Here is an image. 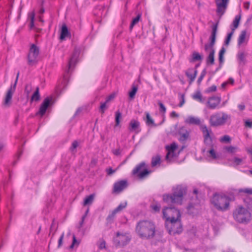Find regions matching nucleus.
Returning <instances> with one entry per match:
<instances>
[{"label": "nucleus", "mask_w": 252, "mask_h": 252, "mask_svg": "<svg viewBox=\"0 0 252 252\" xmlns=\"http://www.w3.org/2000/svg\"><path fill=\"white\" fill-rule=\"evenodd\" d=\"M118 212L115 210L114 209L113 211H112V212L111 213H110L109 214V215L107 216V218H106V220L108 221H110L112 220H113L114 219V218H115V215L117 213H118Z\"/></svg>", "instance_id": "nucleus-42"}, {"label": "nucleus", "mask_w": 252, "mask_h": 252, "mask_svg": "<svg viewBox=\"0 0 252 252\" xmlns=\"http://www.w3.org/2000/svg\"><path fill=\"white\" fill-rule=\"evenodd\" d=\"M245 158L234 157L232 158H228V160L233 164L234 166H237L243 164Z\"/></svg>", "instance_id": "nucleus-23"}, {"label": "nucleus", "mask_w": 252, "mask_h": 252, "mask_svg": "<svg viewBox=\"0 0 252 252\" xmlns=\"http://www.w3.org/2000/svg\"><path fill=\"white\" fill-rule=\"evenodd\" d=\"M225 149L228 153L233 154L236 152L238 148L236 147L229 146L225 147Z\"/></svg>", "instance_id": "nucleus-40"}, {"label": "nucleus", "mask_w": 252, "mask_h": 252, "mask_svg": "<svg viewBox=\"0 0 252 252\" xmlns=\"http://www.w3.org/2000/svg\"><path fill=\"white\" fill-rule=\"evenodd\" d=\"M105 7L102 5H99L96 7L95 10L98 9L99 11L98 12H95L94 14L98 16H101L102 15V11L104 10Z\"/></svg>", "instance_id": "nucleus-43"}, {"label": "nucleus", "mask_w": 252, "mask_h": 252, "mask_svg": "<svg viewBox=\"0 0 252 252\" xmlns=\"http://www.w3.org/2000/svg\"><path fill=\"white\" fill-rule=\"evenodd\" d=\"M116 169H115V170L113 169L111 167H109L106 169L107 174L108 175H111L113 174V173H114L116 172Z\"/></svg>", "instance_id": "nucleus-54"}, {"label": "nucleus", "mask_w": 252, "mask_h": 252, "mask_svg": "<svg viewBox=\"0 0 252 252\" xmlns=\"http://www.w3.org/2000/svg\"><path fill=\"white\" fill-rule=\"evenodd\" d=\"M178 133L180 135L179 140L182 142L186 141L189 136V131L183 126L180 128Z\"/></svg>", "instance_id": "nucleus-22"}, {"label": "nucleus", "mask_w": 252, "mask_h": 252, "mask_svg": "<svg viewBox=\"0 0 252 252\" xmlns=\"http://www.w3.org/2000/svg\"><path fill=\"white\" fill-rule=\"evenodd\" d=\"M200 128L203 133L204 143L211 148L207 151L208 157L213 159H217L219 156L213 149V139L210 135V133H212L211 129L209 130L206 126L203 125L201 126Z\"/></svg>", "instance_id": "nucleus-4"}, {"label": "nucleus", "mask_w": 252, "mask_h": 252, "mask_svg": "<svg viewBox=\"0 0 252 252\" xmlns=\"http://www.w3.org/2000/svg\"><path fill=\"white\" fill-rule=\"evenodd\" d=\"M234 32L231 31L230 32L228 33L224 41V44L226 45H229L231 40V37L234 33Z\"/></svg>", "instance_id": "nucleus-41"}, {"label": "nucleus", "mask_w": 252, "mask_h": 252, "mask_svg": "<svg viewBox=\"0 0 252 252\" xmlns=\"http://www.w3.org/2000/svg\"><path fill=\"white\" fill-rule=\"evenodd\" d=\"M186 122L189 124H193L196 125H199L200 124V119L192 116L189 117L187 119H186Z\"/></svg>", "instance_id": "nucleus-29"}, {"label": "nucleus", "mask_w": 252, "mask_h": 252, "mask_svg": "<svg viewBox=\"0 0 252 252\" xmlns=\"http://www.w3.org/2000/svg\"><path fill=\"white\" fill-rule=\"evenodd\" d=\"M217 90V86L216 85H212V86L208 88L205 92L206 93H210L211 92H215Z\"/></svg>", "instance_id": "nucleus-51"}, {"label": "nucleus", "mask_w": 252, "mask_h": 252, "mask_svg": "<svg viewBox=\"0 0 252 252\" xmlns=\"http://www.w3.org/2000/svg\"><path fill=\"white\" fill-rule=\"evenodd\" d=\"M99 248L100 249H103L105 248V241H103L100 244V245L99 246Z\"/></svg>", "instance_id": "nucleus-63"}, {"label": "nucleus", "mask_w": 252, "mask_h": 252, "mask_svg": "<svg viewBox=\"0 0 252 252\" xmlns=\"http://www.w3.org/2000/svg\"><path fill=\"white\" fill-rule=\"evenodd\" d=\"M146 123L148 126H156V125L154 123V121L152 119L149 113H146Z\"/></svg>", "instance_id": "nucleus-39"}, {"label": "nucleus", "mask_w": 252, "mask_h": 252, "mask_svg": "<svg viewBox=\"0 0 252 252\" xmlns=\"http://www.w3.org/2000/svg\"><path fill=\"white\" fill-rule=\"evenodd\" d=\"M203 60V56L197 52H193L192 54V57L189 61L190 63H194L197 61H201Z\"/></svg>", "instance_id": "nucleus-27"}, {"label": "nucleus", "mask_w": 252, "mask_h": 252, "mask_svg": "<svg viewBox=\"0 0 252 252\" xmlns=\"http://www.w3.org/2000/svg\"><path fill=\"white\" fill-rule=\"evenodd\" d=\"M141 17V14H138L135 18L133 19V20H132L131 23L130 25V26H129L130 31H131L133 27L139 22V21L140 20Z\"/></svg>", "instance_id": "nucleus-33"}, {"label": "nucleus", "mask_w": 252, "mask_h": 252, "mask_svg": "<svg viewBox=\"0 0 252 252\" xmlns=\"http://www.w3.org/2000/svg\"><path fill=\"white\" fill-rule=\"evenodd\" d=\"M218 25L219 21L212 27L211 34L209 37V43L211 46H214L216 42Z\"/></svg>", "instance_id": "nucleus-18"}, {"label": "nucleus", "mask_w": 252, "mask_h": 252, "mask_svg": "<svg viewBox=\"0 0 252 252\" xmlns=\"http://www.w3.org/2000/svg\"><path fill=\"white\" fill-rule=\"evenodd\" d=\"M128 186V182L126 180H122L116 182L113 186V192L120 193Z\"/></svg>", "instance_id": "nucleus-13"}, {"label": "nucleus", "mask_w": 252, "mask_h": 252, "mask_svg": "<svg viewBox=\"0 0 252 252\" xmlns=\"http://www.w3.org/2000/svg\"><path fill=\"white\" fill-rule=\"evenodd\" d=\"M145 166V162L144 161L141 162L137 165L136 167L133 169L132 174L133 175L137 174L138 177L140 179L144 178L151 172V171L147 169H144L143 170L141 171V169L143 168H144Z\"/></svg>", "instance_id": "nucleus-10"}, {"label": "nucleus", "mask_w": 252, "mask_h": 252, "mask_svg": "<svg viewBox=\"0 0 252 252\" xmlns=\"http://www.w3.org/2000/svg\"><path fill=\"white\" fill-rule=\"evenodd\" d=\"M161 162V158L159 155L153 157L151 161V166L154 167L158 164H160Z\"/></svg>", "instance_id": "nucleus-31"}, {"label": "nucleus", "mask_w": 252, "mask_h": 252, "mask_svg": "<svg viewBox=\"0 0 252 252\" xmlns=\"http://www.w3.org/2000/svg\"><path fill=\"white\" fill-rule=\"evenodd\" d=\"M245 126L246 127H248L249 128L252 127V121H251L250 120H247L245 122Z\"/></svg>", "instance_id": "nucleus-59"}, {"label": "nucleus", "mask_w": 252, "mask_h": 252, "mask_svg": "<svg viewBox=\"0 0 252 252\" xmlns=\"http://www.w3.org/2000/svg\"><path fill=\"white\" fill-rule=\"evenodd\" d=\"M178 145L175 143H172L170 145H167L166 146V149L168 151V155H170L171 152H175L177 149Z\"/></svg>", "instance_id": "nucleus-35"}, {"label": "nucleus", "mask_w": 252, "mask_h": 252, "mask_svg": "<svg viewBox=\"0 0 252 252\" xmlns=\"http://www.w3.org/2000/svg\"><path fill=\"white\" fill-rule=\"evenodd\" d=\"M238 191L239 192H245L250 194H252V189H239Z\"/></svg>", "instance_id": "nucleus-50"}, {"label": "nucleus", "mask_w": 252, "mask_h": 252, "mask_svg": "<svg viewBox=\"0 0 252 252\" xmlns=\"http://www.w3.org/2000/svg\"><path fill=\"white\" fill-rule=\"evenodd\" d=\"M66 37H71V33L68 31L67 27L65 24H63L62 27L61 32L60 38L61 40H64Z\"/></svg>", "instance_id": "nucleus-21"}, {"label": "nucleus", "mask_w": 252, "mask_h": 252, "mask_svg": "<svg viewBox=\"0 0 252 252\" xmlns=\"http://www.w3.org/2000/svg\"><path fill=\"white\" fill-rule=\"evenodd\" d=\"M156 225L149 220H140L135 227V232L139 238L142 239L151 240L156 235Z\"/></svg>", "instance_id": "nucleus-2"}, {"label": "nucleus", "mask_w": 252, "mask_h": 252, "mask_svg": "<svg viewBox=\"0 0 252 252\" xmlns=\"http://www.w3.org/2000/svg\"><path fill=\"white\" fill-rule=\"evenodd\" d=\"M158 104L159 106L160 112H162L163 113H165L166 109L164 104L160 101H158Z\"/></svg>", "instance_id": "nucleus-48"}, {"label": "nucleus", "mask_w": 252, "mask_h": 252, "mask_svg": "<svg viewBox=\"0 0 252 252\" xmlns=\"http://www.w3.org/2000/svg\"><path fill=\"white\" fill-rule=\"evenodd\" d=\"M107 102L105 101L104 102L101 103L100 109L102 113L104 112L105 109L106 108V103Z\"/></svg>", "instance_id": "nucleus-55"}, {"label": "nucleus", "mask_w": 252, "mask_h": 252, "mask_svg": "<svg viewBox=\"0 0 252 252\" xmlns=\"http://www.w3.org/2000/svg\"><path fill=\"white\" fill-rule=\"evenodd\" d=\"M170 154L168 155V152H167L166 156L165 157V159L167 160L171 161L174 158L177 157V155L175 152H172Z\"/></svg>", "instance_id": "nucleus-46"}, {"label": "nucleus", "mask_w": 252, "mask_h": 252, "mask_svg": "<svg viewBox=\"0 0 252 252\" xmlns=\"http://www.w3.org/2000/svg\"><path fill=\"white\" fill-rule=\"evenodd\" d=\"M206 74V69H204L201 71V74L197 79V82L198 85L200 84L201 81H202L203 79L204 78V77Z\"/></svg>", "instance_id": "nucleus-44"}, {"label": "nucleus", "mask_w": 252, "mask_h": 252, "mask_svg": "<svg viewBox=\"0 0 252 252\" xmlns=\"http://www.w3.org/2000/svg\"><path fill=\"white\" fill-rule=\"evenodd\" d=\"M94 197L95 194L94 193L87 196L84 200L83 205L87 206L91 205L94 201Z\"/></svg>", "instance_id": "nucleus-26"}, {"label": "nucleus", "mask_w": 252, "mask_h": 252, "mask_svg": "<svg viewBox=\"0 0 252 252\" xmlns=\"http://www.w3.org/2000/svg\"><path fill=\"white\" fill-rule=\"evenodd\" d=\"M122 118V113L117 111L115 112V126H117L120 125V119Z\"/></svg>", "instance_id": "nucleus-38"}, {"label": "nucleus", "mask_w": 252, "mask_h": 252, "mask_svg": "<svg viewBox=\"0 0 252 252\" xmlns=\"http://www.w3.org/2000/svg\"><path fill=\"white\" fill-rule=\"evenodd\" d=\"M151 208L155 212H159L160 209V206L158 204L151 205Z\"/></svg>", "instance_id": "nucleus-53"}, {"label": "nucleus", "mask_w": 252, "mask_h": 252, "mask_svg": "<svg viewBox=\"0 0 252 252\" xmlns=\"http://www.w3.org/2000/svg\"><path fill=\"white\" fill-rule=\"evenodd\" d=\"M221 101V97L220 96H213L210 97L207 102L208 107L211 109L217 108Z\"/></svg>", "instance_id": "nucleus-15"}, {"label": "nucleus", "mask_w": 252, "mask_h": 252, "mask_svg": "<svg viewBox=\"0 0 252 252\" xmlns=\"http://www.w3.org/2000/svg\"><path fill=\"white\" fill-rule=\"evenodd\" d=\"M235 200V197L233 194L229 196L215 193L211 198V203L218 211L225 212L230 208V202Z\"/></svg>", "instance_id": "nucleus-3"}, {"label": "nucleus", "mask_w": 252, "mask_h": 252, "mask_svg": "<svg viewBox=\"0 0 252 252\" xmlns=\"http://www.w3.org/2000/svg\"><path fill=\"white\" fill-rule=\"evenodd\" d=\"M215 51L214 49H212V50H211L208 56L206 59V63L207 64L213 65L215 63Z\"/></svg>", "instance_id": "nucleus-25"}, {"label": "nucleus", "mask_w": 252, "mask_h": 252, "mask_svg": "<svg viewBox=\"0 0 252 252\" xmlns=\"http://www.w3.org/2000/svg\"><path fill=\"white\" fill-rule=\"evenodd\" d=\"M39 54V48L34 44H32L28 55V64L29 65L33 66L37 63Z\"/></svg>", "instance_id": "nucleus-8"}, {"label": "nucleus", "mask_w": 252, "mask_h": 252, "mask_svg": "<svg viewBox=\"0 0 252 252\" xmlns=\"http://www.w3.org/2000/svg\"><path fill=\"white\" fill-rule=\"evenodd\" d=\"M197 73V70L192 68H189L186 72L185 74L189 79V83L191 84L195 80Z\"/></svg>", "instance_id": "nucleus-19"}, {"label": "nucleus", "mask_w": 252, "mask_h": 252, "mask_svg": "<svg viewBox=\"0 0 252 252\" xmlns=\"http://www.w3.org/2000/svg\"><path fill=\"white\" fill-rule=\"evenodd\" d=\"M233 217L234 220L240 223L247 224L252 219V215L250 211L242 205H239L233 210Z\"/></svg>", "instance_id": "nucleus-5"}, {"label": "nucleus", "mask_w": 252, "mask_h": 252, "mask_svg": "<svg viewBox=\"0 0 252 252\" xmlns=\"http://www.w3.org/2000/svg\"><path fill=\"white\" fill-rule=\"evenodd\" d=\"M231 119V116L224 112L216 113L210 116L209 123L212 126L224 125L226 122Z\"/></svg>", "instance_id": "nucleus-6"}, {"label": "nucleus", "mask_w": 252, "mask_h": 252, "mask_svg": "<svg viewBox=\"0 0 252 252\" xmlns=\"http://www.w3.org/2000/svg\"><path fill=\"white\" fill-rule=\"evenodd\" d=\"M180 95H181V101H180V103L178 104V106L179 107H182L183 105V104L185 103V95H184V94H180Z\"/></svg>", "instance_id": "nucleus-57"}, {"label": "nucleus", "mask_w": 252, "mask_h": 252, "mask_svg": "<svg viewBox=\"0 0 252 252\" xmlns=\"http://www.w3.org/2000/svg\"><path fill=\"white\" fill-rule=\"evenodd\" d=\"M34 17H35V14L34 12H32L31 14V15H30V19H31L30 28L31 29L34 26Z\"/></svg>", "instance_id": "nucleus-49"}, {"label": "nucleus", "mask_w": 252, "mask_h": 252, "mask_svg": "<svg viewBox=\"0 0 252 252\" xmlns=\"http://www.w3.org/2000/svg\"><path fill=\"white\" fill-rule=\"evenodd\" d=\"M79 55V52L76 49H75L68 62V68L66 70L67 73H69L70 68L75 65Z\"/></svg>", "instance_id": "nucleus-17"}, {"label": "nucleus", "mask_w": 252, "mask_h": 252, "mask_svg": "<svg viewBox=\"0 0 252 252\" xmlns=\"http://www.w3.org/2000/svg\"><path fill=\"white\" fill-rule=\"evenodd\" d=\"M241 19V15H236L235 17L234 20L233 21L232 25L233 28H231V31H235V29H237L239 25V23Z\"/></svg>", "instance_id": "nucleus-32"}, {"label": "nucleus", "mask_w": 252, "mask_h": 252, "mask_svg": "<svg viewBox=\"0 0 252 252\" xmlns=\"http://www.w3.org/2000/svg\"><path fill=\"white\" fill-rule=\"evenodd\" d=\"M247 30H245L241 31L238 38V45L241 46L244 42L246 37Z\"/></svg>", "instance_id": "nucleus-28"}, {"label": "nucleus", "mask_w": 252, "mask_h": 252, "mask_svg": "<svg viewBox=\"0 0 252 252\" xmlns=\"http://www.w3.org/2000/svg\"><path fill=\"white\" fill-rule=\"evenodd\" d=\"M230 140H231V138H230V136L227 135H224L220 139V141L221 142H224L226 143L230 142Z\"/></svg>", "instance_id": "nucleus-52"}, {"label": "nucleus", "mask_w": 252, "mask_h": 252, "mask_svg": "<svg viewBox=\"0 0 252 252\" xmlns=\"http://www.w3.org/2000/svg\"><path fill=\"white\" fill-rule=\"evenodd\" d=\"M214 46H211L210 45V43L209 44H206L204 46V49L206 51H208L209 49H211V50H212V49H214Z\"/></svg>", "instance_id": "nucleus-60"}, {"label": "nucleus", "mask_w": 252, "mask_h": 252, "mask_svg": "<svg viewBox=\"0 0 252 252\" xmlns=\"http://www.w3.org/2000/svg\"><path fill=\"white\" fill-rule=\"evenodd\" d=\"M63 237H64V233H63L61 235V236H60V237L59 239V241H58V248H60L62 245Z\"/></svg>", "instance_id": "nucleus-56"}, {"label": "nucleus", "mask_w": 252, "mask_h": 252, "mask_svg": "<svg viewBox=\"0 0 252 252\" xmlns=\"http://www.w3.org/2000/svg\"><path fill=\"white\" fill-rule=\"evenodd\" d=\"M52 102V98L47 97H46L42 103L41 104L39 109L38 112L35 114L36 116L40 115L42 117L45 114L46 110L48 107L50 106Z\"/></svg>", "instance_id": "nucleus-11"}, {"label": "nucleus", "mask_w": 252, "mask_h": 252, "mask_svg": "<svg viewBox=\"0 0 252 252\" xmlns=\"http://www.w3.org/2000/svg\"><path fill=\"white\" fill-rule=\"evenodd\" d=\"M85 219V217H82L81 220L79 222V228H81V227H82V226L84 224V221Z\"/></svg>", "instance_id": "nucleus-64"}, {"label": "nucleus", "mask_w": 252, "mask_h": 252, "mask_svg": "<svg viewBox=\"0 0 252 252\" xmlns=\"http://www.w3.org/2000/svg\"><path fill=\"white\" fill-rule=\"evenodd\" d=\"M238 107L239 110L241 111H243L245 109V105L243 103L239 104Z\"/></svg>", "instance_id": "nucleus-62"}, {"label": "nucleus", "mask_w": 252, "mask_h": 252, "mask_svg": "<svg viewBox=\"0 0 252 252\" xmlns=\"http://www.w3.org/2000/svg\"><path fill=\"white\" fill-rule=\"evenodd\" d=\"M245 205L247 207V209L252 211V198L249 196H246L243 199Z\"/></svg>", "instance_id": "nucleus-30"}, {"label": "nucleus", "mask_w": 252, "mask_h": 252, "mask_svg": "<svg viewBox=\"0 0 252 252\" xmlns=\"http://www.w3.org/2000/svg\"><path fill=\"white\" fill-rule=\"evenodd\" d=\"M138 87L134 84L132 86V89L129 92V97L130 99H133L135 97V95L137 92Z\"/></svg>", "instance_id": "nucleus-36"}, {"label": "nucleus", "mask_w": 252, "mask_h": 252, "mask_svg": "<svg viewBox=\"0 0 252 252\" xmlns=\"http://www.w3.org/2000/svg\"><path fill=\"white\" fill-rule=\"evenodd\" d=\"M127 206V202H125L124 203H121L117 208L115 209L119 213L125 209Z\"/></svg>", "instance_id": "nucleus-45"}, {"label": "nucleus", "mask_w": 252, "mask_h": 252, "mask_svg": "<svg viewBox=\"0 0 252 252\" xmlns=\"http://www.w3.org/2000/svg\"><path fill=\"white\" fill-rule=\"evenodd\" d=\"M229 0H216L217 13L221 17L225 12Z\"/></svg>", "instance_id": "nucleus-12"}, {"label": "nucleus", "mask_w": 252, "mask_h": 252, "mask_svg": "<svg viewBox=\"0 0 252 252\" xmlns=\"http://www.w3.org/2000/svg\"><path fill=\"white\" fill-rule=\"evenodd\" d=\"M113 153L115 156H119L121 154V152L119 149H117L113 150Z\"/></svg>", "instance_id": "nucleus-61"}, {"label": "nucleus", "mask_w": 252, "mask_h": 252, "mask_svg": "<svg viewBox=\"0 0 252 252\" xmlns=\"http://www.w3.org/2000/svg\"><path fill=\"white\" fill-rule=\"evenodd\" d=\"M15 84L12 85L8 89L4 98L3 104L5 106H9L10 105L12 97L15 91Z\"/></svg>", "instance_id": "nucleus-14"}, {"label": "nucleus", "mask_w": 252, "mask_h": 252, "mask_svg": "<svg viewBox=\"0 0 252 252\" xmlns=\"http://www.w3.org/2000/svg\"><path fill=\"white\" fill-rule=\"evenodd\" d=\"M130 240L131 238L129 236L118 232L116 238L114 239V244L116 247H124L127 245Z\"/></svg>", "instance_id": "nucleus-9"}, {"label": "nucleus", "mask_w": 252, "mask_h": 252, "mask_svg": "<svg viewBox=\"0 0 252 252\" xmlns=\"http://www.w3.org/2000/svg\"><path fill=\"white\" fill-rule=\"evenodd\" d=\"M165 225L168 229L169 233L170 235L180 234L183 230L181 219L174 220L172 218V220H170L166 221Z\"/></svg>", "instance_id": "nucleus-7"}, {"label": "nucleus", "mask_w": 252, "mask_h": 252, "mask_svg": "<svg viewBox=\"0 0 252 252\" xmlns=\"http://www.w3.org/2000/svg\"><path fill=\"white\" fill-rule=\"evenodd\" d=\"M225 52V48L222 47L221 49L220 50L219 53V63H220V64H222L224 62V58L223 55Z\"/></svg>", "instance_id": "nucleus-37"}, {"label": "nucleus", "mask_w": 252, "mask_h": 252, "mask_svg": "<svg viewBox=\"0 0 252 252\" xmlns=\"http://www.w3.org/2000/svg\"><path fill=\"white\" fill-rule=\"evenodd\" d=\"M128 129L130 132L138 133L141 131L140 122L135 119H132L129 122Z\"/></svg>", "instance_id": "nucleus-16"}, {"label": "nucleus", "mask_w": 252, "mask_h": 252, "mask_svg": "<svg viewBox=\"0 0 252 252\" xmlns=\"http://www.w3.org/2000/svg\"><path fill=\"white\" fill-rule=\"evenodd\" d=\"M246 54L244 52H239L237 58L239 66H244L247 63Z\"/></svg>", "instance_id": "nucleus-20"}, {"label": "nucleus", "mask_w": 252, "mask_h": 252, "mask_svg": "<svg viewBox=\"0 0 252 252\" xmlns=\"http://www.w3.org/2000/svg\"><path fill=\"white\" fill-rule=\"evenodd\" d=\"M40 94H39V87H36L35 91L34 92L32 96L31 97V101L33 100H35L36 101H38L40 99Z\"/></svg>", "instance_id": "nucleus-34"}, {"label": "nucleus", "mask_w": 252, "mask_h": 252, "mask_svg": "<svg viewBox=\"0 0 252 252\" xmlns=\"http://www.w3.org/2000/svg\"><path fill=\"white\" fill-rule=\"evenodd\" d=\"M192 98L193 99L202 103H204L206 100V98L203 97L199 91L196 92L195 93L192 95Z\"/></svg>", "instance_id": "nucleus-24"}, {"label": "nucleus", "mask_w": 252, "mask_h": 252, "mask_svg": "<svg viewBox=\"0 0 252 252\" xmlns=\"http://www.w3.org/2000/svg\"><path fill=\"white\" fill-rule=\"evenodd\" d=\"M79 143L77 140L74 141L69 149L71 152H73L75 149L78 146Z\"/></svg>", "instance_id": "nucleus-47"}, {"label": "nucleus", "mask_w": 252, "mask_h": 252, "mask_svg": "<svg viewBox=\"0 0 252 252\" xmlns=\"http://www.w3.org/2000/svg\"><path fill=\"white\" fill-rule=\"evenodd\" d=\"M187 188L181 185H178L171 194L163 195V200L166 203L170 204L169 206L165 207L162 210L163 216L168 221L172 220L181 219V213L172 204L182 203L184 194L186 193Z\"/></svg>", "instance_id": "nucleus-1"}, {"label": "nucleus", "mask_w": 252, "mask_h": 252, "mask_svg": "<svg viewBox=\"0 0 252 252\" xmlns=\"http://www.w3.org/2000/svg\"><path fill=\"white\" fill-rule=\"evenodd\" d=\"M115 97V94H111L110 95H109L107 98H106V101L107 102H108L109 101H110L111 100L113 99V98H114V97Z\"/></svg>", "instance_id": "nucleus-58"}]
</instances>
